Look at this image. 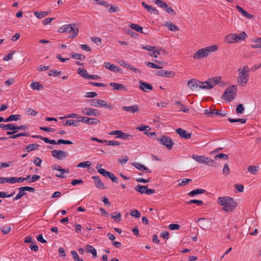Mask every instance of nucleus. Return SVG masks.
I'll list each match as a JSON object with an SVG mask.
<instances>
[{"instance_id":"f257e3e1","label":"nucleus","mask_w":261,"mask_h":261,"mask_svg":"<svg viewBox=\"0 0 261 261\" xmlns=\"http://www.w3.org/2000/svg\"><path fill=\"white\" fill-rule=\"evenodd\" d=\"M221 76H216L210 78L206 81H200L195 79H192L188 81L187 85L188 87L192 91L198 89H211L216 85L222 86L223 83L221 81Z\"/></svg>"},{"instance_id":"f03ea898","label":"nucleus","mask_w":261,"mask_h":261,"mask_svg":"<svg viewBox=\"0 0 261 261\" xmlns=\"http://www.w3.org/2000/svg\"><path fill=\"white\" fill-rule=\"evenodd\" d=\"M217 201L225 212H232L237 206V203L229 196L219 197Z\"/></svg>"},{"instance_id":"7ed1b4c3","label":"nucleus","mask_w":261,"mask_h":261,"mask_svg":"<svg viewBox=\"0 0 261 261\" xmlns=\"http://www.w3.org/2000/svg\"><path fill=\"white\" fill-rule=\"evenodd\" d=\"M237 90V87L234 85L229 86L223 93L222 98L227 102L232 101L236 98Z\"/></svg>"},{"instance_id":"20e7f679","label":"nucleus","mask_w":261,"mask_h":261,"mask_svg":"<svg viewBox=\"0 0 261 261\" xmlns=\"http://www.w3.org/2000/svg\"><path fill=\"white\" fill-rule=\"evenodd\" d=\"M58 32L60 33L72 32V34L69 36V38L73 39L75 38L79 32V28L76 27L75 23L65 24L59 28Z\"/></svg>"},{"instance_id":"39448f33","label":"nucleus","mask_w":261,"mask_h":261,"mask_svg":"<svg viewBox=\"0 0 261 261\" xmlns=\"http://www.w3.org/2000/svg\"><path fill=\"white\" fill-rule=\"evenodd\" d=\"M247 37V34L245 32L236 34H230L226 37V41L229 43H234L239 42L240 41L244 40Z\"/></svg>"},{"instance_id":"423d86ee","label":"nucleus","mask_w":261,"mask_h":261,"mask_svg":"<svg viewBox=\"0 0 261 261\" xmlns=\"http://www.w3.org/2000/svg\"><path fill=\"white\" fill-rule=\"evenodd\" d=\"M156 140L161 144L165 146L168 149H171L174 144L171 138L167 136H162L160 138H156Z\"/></svg>"},{"instance_id":"0eeeda50","label":"nucleus","mask_w":261,"mask_h":261,"mask_svg":"<svg viewBox=\"0 0 261 261\" xmlns=\"http://www.w3.org/2000/svg\"><path fill=\"white\" fill-rule=\"evenodd\" d=\"M52 156L59 160H61L68 156V154L67 152L63 150H53L51 151Z\"/></svg>"},{"instance_id":"6e6552de","label":"nucleus","mask_w":261,"mask_h":261,"mask_svg":"<svg viewBox=\"0 0 261 261\" xmlns=\"http://www.w3.org/2000/svg\"><path fill=\"white\" fill-rule=\"evenodd\" d=\"M80 118H81V120H78L76 122H82L83 123H86L89 125L97 124L100 123V121L96 118L83 116H81Z\"/></svg>"},{"instance_id":"1a4fd4ad","label":"nucleus","mask_w":261,"mask_h":261,"mask_svg":"<svg viewBox=\"0 0 261 261\" xmlns=\"http://www.w3.org/2000/svg\"><path fill=\"white\" fill-rule=\"evenodd\" d=\"M82 113L87 116H98L100 112L98 110L91 108H85L82 111Z\"/></svg>"},{"instance_id":"9d476101","label":"nucleus","mask_w":261,"mask_h":261,"mask_svg":"<svg viewBox=\"0 0 261 261\" xmlns=\"http://www.w3.org/2000/svg\"><path fill=\"white\" fill-rule=\"evenodd\" d=\"M208 56L207 50L205 47L198 49L194 55L193 58L195 59H201Z\"/></svg>"},{"instance_id":"9b49d317","label":"nucleus","mask_w":261,"mask_h":261,"mask_svg":"<svg viewBox=\"0 0 261 261\" xmlns=\"http://www.w3.org/2000/svg\"><path fill=\"white\" fill-rule=\"evenodd\" d=\"M249 75L247 74H244L243 72L242 73H239V76L238 78L237 82L240 86H245L249 80Z\"/></svg>"},{"instance_id":"f8f14e48","label":"nucleus","mask_w":261,"mask_h":261,"mask_svg":"<svg viewBox=\"0 0 261 261\" xmlns=\"http://www.w3.org/2000/svg\"><path fill=\"white\" fill-rule=\"evenodd\" d=\"M103 66L107 69L110 70L112 71L115 72H120L122 73V69L118 66L112 64L109 62H105Z\"/></svg>"},{"instance_id":"ddd939ff","label":"nucleus","mask_w":261,"mask_h":261,"mask_svg":"<svg viewBox=\"0 0 261 261\" xmlns=\"http://www.w3.org/2000/svg\"><path fill=\"white\" fill-rule=\"evenodd\" d=\"M175 132L177 134L179 135V136L185 139H188L191 137L192 134L191 133H189L186 130L181 128H178L175 130Z\"/></svg>"},{"instance_id":"4468645a","label":"nucleus","mask_w":261,"mask_h":261,"mask_svg":"<svg viewBox=\"0 0 261 261\" xmlns=\"http://www.w3.org/2000/svg\"><path fill=\"white\" fill-rule=\"evenodd\" d=\"M139 83L140 84L139 88L144 92H147L149 90H152L153 89V87L150 84L142 81H139Z\"/></svg>"},{"instance_id":"2eb2a0df","label":"nucleus","mask_w":261,"mask_h":261,"mask_svg":"<svg viewBox=\"0 0 261 261\" xmlns=\"http://www.w3.org/2000/svg\"><path fill=\"white\" fill-rule=\"evenodd\" d=\"M110 86L113 87V90L127 92V88L122 84L118 83H110Z\"/></svg>"},{"instance_id":"dca6fc26","label":"nucleus","mask_w":261,"mask_h":261,"mask_svg":"<svg viewBox=\"0 0 261 261\" xmlns=\"http://www.w3.org/2000/svg\"><path fill=\"white\" fill-rule=\"evenodd\" d=\"M92 178L93 179L94 181L95 186L96 188L99 189H107V187L103 184V183L101 181L99 177L97 175L93 176Z\"/></svg>"},{"instance_id":"f3484780","label":"nucleus","mask_w":261,"mask_h":261,"mask_svg":"<svg viewBox=\"0 0 261 261\" xmlns=\"http://www.w3.org/2000/svg\"><path fill=\"white\" fill-rule=\"evenodd\" d=\"M132 165L140 171H145L146 173H151V171L145 166L138 162H133Z\"/></svg>"},{"instance_id":"a211bd4d","label":"nucleus","mask_w":261,"mask_h":261,"mask_svg":"<svg viewBox=\"0 0 261 261\" xmlns=\"http://www.w3.org/2000/svg\"><path fill=\"white\" fill-rule=\"evenodd\" d=\"M122 109L123 111L130 112L131 113H135L139 112V108L137 105H132L130 106H123L122 107Z\"/></svg>"},{"instance_id":"6ab92c4d","label":"nucleus","mask_w":261,"mask_h":261,"mask_svg":"<svg viewBox=\"0 0 261 261\" xmlns=\"http://www.w3.org/2000/svg\"><path fill=\"white\" fill-rule=\"evenodd\" d=\"M142 5L143 7L146 9L147 11L150 13H153L156 15H158L159 12L157 9L154 8H153L152 6L148 5L145 2L142 3Z\"/></svg>"},{"instance_id":"aec40b11","label":"nucleus","mask_w":261,"mask_h":261,"mask_svg":"<svg viewBox=\"0 0 261 261\" xmlns=\"http://www.w3.org/2000/svg\"><path fill=\"white\" fill-rule=\"evenodd\" d=\"M164 26L167 27L171 31H177L179 30L177 26L174 24L171 21L165 22Z\"/></svg>"},{"instance_id":"412c9836","label":"nucleus","mask_w":261,"mask_h":261,"mask_svg":"<svg viewBox=\"0 0 261 261\" xmlns=\"http://www.w3.org/2000/svg\"><path fill=\"white\" fill-rule=\"evenodd\" d=\"M85 249L87 253H91L93 257H97V252L96 249L90 245H87L85 246Z\"/></svg>"},{"instance_id":"4be33fe9","label":"nucleus","mask_w":261,"mask_h":261,"mask_svg":"<svg viewBox=\"0 0 261 261\" xmlns=\"http://www.w3.org/2000/svg\"><path fill=\"white\" fill-rule=\"evenodd\" d=\"M23 189L24 188L23 187L18 188L19 192L15 197H13V200H17L27 194L26 192Z\"/></svg>"},{"instance_id":"5701e85b","label":"nucleus","mask_w":261,"mask_h":261,"mask_svg":"<svg viewBox=\"0 0 261 261\" xmlns=\"http://www.w3.org/2000/svg\"><path fill=\"white\" fill-rule=\"evenodd\" d=\"M147 186H142L138 185L135 187V190L141 194H146V190H147Z\"/></svg>"},{"instance_id":"b1692460","label":"nucleus","mask_w":261,"mask_h":261,"mask_svg":"<svg viewBox=\"0 0 261 261\" xmlns=\"http://www.w3.org/2000/svg\"><path fill=\"white\" fill-rule=\"evenodd\" d=\"M206 191L202 189H196L190 192L188 195L190 197H194L196 195L204 193Z\"/></svg>"},{"instance_id":"393cba45","label":"nucleus","mask_w":261,"mask_h":261,"mask_svg":"<svg viewBox=\"0 0 261 261\" xmlns=\"http://www.w3.org/2000/svg\"><path fill=\"white\" fill-rule=\"evenodd\" d=\"M129 28L134 30L139 33L144 34V33L143 32V28L142 27L140 26L138 24H135V23H131L129 25Z\"/></svg>"},{"instance_id":"a878e982","label":"nucleus","mask_w":261,"mask_h":261,"mask_svg":"<svg viewBox=\"0 0 261 261\" xmlns=\"http://www.w3.org/2000/svg\"><path fill=\"white\" fill-rule=\"evenodd\" d=\"M204 161L203 163L207 165L212 167H215L216 165V163L213 160L210 159L208 157H206L204 156L203 157Z\"/></svg>"},{"instance_id":"bb28decb","label":"nucleus","mask_w":261,"mask_h":261,"mask_svg":"<svg viewBox=\"0 0 261 261\" xmlns=\"http://www.w3.org/2000/svg\"><path fill=\"white\" fill-rule=\"evenodd\" d=\"M252 42L253 43L251 47L254 48L261 47V37L253 39Z\"/></svg>"},{"instance_id":"cd10ccee","label":"nucleus","mask_w":261,"mask_h":261,"mask_svg":"<svg viewBox=\"0 0 261 261\" xmlns=\"http://www.w3.org/2000/svg\"><path fill=\"white\" fill-rule=\"evenodd\" d=\"M23 181H24V178H22V177H8V182L11 184H14L15 182H22Z\"/></svg>"},{"instance_id":"c85d7f7f","label":"nucleus","mask_w":261,"mask_h":261,"mask_svg":"<svg viewBox=\"0 0 261 261\" xmlns=\"http://www.w3.org/2000/svg\"><path fill=\"white\" fill-rule=\"evenodd\" d=\"M98 102L99 103V107H106L110 110L113 109V107L111 103H107L103 100L98 99Z\"/></svg>"},{"instance_id":"c756f323","label":"nucleus","mask_w":261,"mask_h":261,"mask_svg":"<svg viewBox=\"0 0 261 261\" xmlns=\"http://www.w3.org/2000/svg\"><path fill=\"white\" fill-rule=\"evenodd\" d=\"M40 145L38 144H30L26 146V149L28 152L37 150Z\"/></svg>"},{"instance_id":"7c9ffc66","label":"nucleus","mask_w":261,"mask_h":261,"mask_svg":"<svg viewBox=\"0 0 261 261\" xmlns=\"http://www.w3.org/2000/svg\"><path fill=\"white\" fill-rule=\"evenodd\" d=\"M71 58L76 59V60H84L86 58L85 56L80 54H76L75 53H71L70 54Z\"/></svg>"},{"instance_id":"2f4dec72","label":"nucleus","mask_w":261,"mask_h":261,"mask_svg":"<svg viewBox=\"0 0 261 261\" xmlns=\"http://www.w3.org/2000/svg\"><path fill=\"white\" fill-rule=\"evenodd\" d=\"M49 12H50L48 11H44L40 12H39L38 11H35L34 12V14L37 18L41 19L47 16Z\"/></svg>"},{"instance_id":"473e14b6","label":"nucleus","mask_w":261,"mask_h":261,"mask_svg":"<svg viewBox=\"0 0 261 261\" xmlns=\"http://www.w3.org/2000/svg\"><path fill=\"white\" fill-rule=\"evenodd\" d=\"M30 87L33 90H39L41 88H43V85L40 84L38 82H33L31 84Z\"/></svg>"},{"instance_id":"72a5a7b5","label":"nucleus","mask_w":261,"mask_h":261,"mask_svg":"<svg viewBox=\"0 0 261 261\" xmlns=\"http://www.w3.org/2000/svg\"><path fill=\"white\" fill-rule=\"evenodd\" d=\"M227 120L231 123L241 122L242 123H245L247 121V118L233 119L229 117Z\"/></svg>"},{"instance_id":"f704fd0d","label":"nucleus","mask_w":261,"mask_h":261,"mask_svg":"<svg viewBox=\"0 0 261 261\" xmlns=\"http://www.w3.org/2000/svg\"><path fill=\"white\" fill-rule=\"evenodd\" d=\"M192 180L188 178H183L182 179H179L178 180V186L183 187L186 186L189 182H191Z\"/></svg>"},{"instance_id":"c9c22d12","label":"nucleus","mask_w":261,"mask_h":261,"mask_svg":"<svg viewBox=\"0 0 261 261\" xmlns=\"http://www.w3.org/2000/svg\"><path fill=\"white\" fill-rule=\"evenodd\" d=\"M186 203L188 205H191V204L194 203L196 204L197 206H201L203 204V202L200 200L193 199L187 201Z\"/></svg>"},{"instance_id":"e433bc0d","label":"nucleus","mask_w":261,"mask_h":261,"mask_svg":"<svg viewBox=\"0 0 261 261\" xmlns=\"http://www.w3.org/2000/svg\"><path fill=\"white\" fill-rule=\"evenodd\" d=\"M77 73L84 79H87V76L88 75V73L87 70L83 68H78Z\"/></svg>"},{"instance_id":"4c0bfd02","label":"nucleus","mask_w":261,"mask_h":261,"mask_svg":"<svg viewBox=\"0 0 261 261\" xmlns=\"http://www.w3.org/2000/svg\"><path fill=\"white\" fill-rule=\"evenodd\" d=\"M110 216L111 218L114 220H116L118 219V221L120 222L121 221L120 218H121V214L120 212H114L111 214H110Z\"/></svg>"},{"instance_id":"58836bf2","label":"nucleus","mask_w":261,"mask_h":261,"mask_svg":"<svg viewBox=\"0 0 261 261\" xmlns=\"http://www.w3.org/2000/svg\"><path fill=\"white\" fill-rule=\"evenodd\" d=\"M248 171L253 174H255L256 172L259 170V167L255 166H249L248 168Z\"/></svg>"},{"instance_id":"ea45409f","label":"nucleus","mask_w":261,"mask_h":261,"mask_svg":"<svg viewBox=\"0 0 261 261\" xmlns=\"http://www.w3.org/2000/svg\"><path fill=\"white\" fill-rule=\"evenodd\" d=\"M245 108L243 104H239L236 109V112L238 114H242L244 112Z\"/></svg>"},{"instance_id":"a19ab883","label":"nucleus","mask_w":261,"mask_h":261,"mask_svg":"<svg viewBox=\"0 0 261 261\" xmlns=\"http://www.w3.org/2000/svg\"><path fill=\"white\" fill-rule=\"evenodd\" d=\"M81 117V116H80L75 113H71L69 115L64 116V117H60V119H63L68 118H80Z\"/></svg>"},{"instance_id":"79ce46f5","label":"nucleus","mask_w":261,"mask_h":261,"mask_svg":"<svg viewBox=\"0 0 261 261\" xmlns=\"http://www.w3.org/2000/svg\"><path fill=\"white\" fill-rule=\"evenodd\" d=\"M204 155H198L196 154H193L192 155V158L196 161L200 163H203V159Z\"/></svg>"},{"instance_id":"37998d69","label":"nucleus","mask_w":261,"mask_h":261,"mask_svg":"<svg viewBox=\"0 0 261 261\" xmlns=\"http://www.w3.org/2000/svg\"><path fill=\"white\" fill-rule=\"evenodd\" d=\"M123 132L120 130L112 131L109 133L110 135H117L116 138H121Z\"/></svg>"},{"instance_id":"c03bdc74","label":"nucleus","mask_w":261,"mask_h":261,"mask_svg":"<svg viewBox=\"0 0 261 261\" xmlns=\"http://www.w3.org/2000/svg\"><path fill=\"white\" fill-rule=\"evenodd\" d=\"M30 135L29 133H19V134H16V135H13V136H9L8 137V138L9 139H16L18 137H22V136H29Z\"/></svg>"},{"instance_id":"a18cd8bd","label":"nucleus","mask_w":261,"mask_h":261,"mask_svg":"<svg viewBox=\"0 0 261 261\" xmlns=\"http://www.w3.org/2000/svg\"><path fill=\"white\" fill-rule=\"evenodd\" d=\"M218 47L217 45H214L206 47L205 48L207 50V53L209 55L210 53L216 51L218 49Z\"/></svg>"},{"instance_id":"49530a36","label":"nucleus","mask_w":261,"mask_h":261,"mask_svg":"<svg viewBox=\"0 0 261 261\" xmlns=\"http://www.w3.org/2000/svg\"><path fill=\"white\" fill-rule=\"evenodd\" d=\"M106 143L107 145H112V146H119V145L122 144V143L118 142V141H114V140H111V141L106 140Z\"/></svg>"},{"instance_id":"de8ad7c7","label":"nucleus","mask_w":261,"mask_h":261,"mask_svg":"<svg viewBox=\"0 0 261 261\" xmlns=\"http://www.w3.org/2000/svg\"><path fill=\"white\" fill-rule=\"evenodd\" d=\"M59 168L58 169V171H60L61 172V174H56V176L57 177H60V178H63L64 177V176L63 175V174H64L66 172H69V170L67 169V170H66V169H63V168H62L61 167H59Z\"/></svg>"},{"instance_id":"09e8293b","label":"nucleus","mask_w":261,"mask_h":261,"mask_svg":"<svg viewBox=\"0 0 261 261\" xmlns=\"http://www.w3.org/2000/svg\"><path fill=\"white\" fill-rule=\"evenodd\" d=\"M91 165V163L89 161H86L80 163L77 167L80 168H86L89 167Z\"/></svg>"},{"instance_id":"8fccbe9b","label":"nucleus","mask_w":261,"mask_h":261,"mask_svg":"<svg viewBox=\"0 0 261 261\" xmlns=\"http://www.w3.org/2000/svg\"><path fill=\"white\" fill-rule=\"evenodd\" d=\"M161 53L159 52V47L155 46V48L153 49L152 53L150 55L151 57L157 58L158 55H160Z\"/></svg>"},{"instance_id":"3c124183","label":"nucleus","mask_w":261,"mask_h":261,"mask_svg":"<svg viewBox=\"0 0 261 261\" xmlns=\"http://www.w3.org/2000/svg\"><path fill=\"white\" fill-rule=\"evenodd\" d=\"M98 99H89L88 101L90 103L91 106L99 107V103L98 102Z\"/></svg>"},{"instance_id":"603ef678","label":"nucleus","mask_w":261,"mask_h":261,"mask_svg":"<svg viewBox=\"0 0 261 261\" xmlns=\"http://www.w3.org/2000/svg\"><path fill=\"white\" fill-rule=\"evenodd\" d=\"M146 65L149 67H151L153 68H156V69H161L162 68V66H160V65H158L157 64H154V63L147 62H146Z\"/></svg>"},{"instance_id":"864d4df0","label":"nucleus","mask_w":261,"mask_h":261,"mask_svg":"<svg viewBox=\"0 0 261 261\" xmlns=\"http://www.w3.org/2000/svg\"><path fill=\"white\" fill-rule=\"evenodd\" d=\"M10 119L11 121H18L21 119V116L19 114L11 115L10 116Z\"/></svg>"},{"instance_id":"5fc2aeb1","label":"nucleus","mask_w":261,"mask_h":261,"mask_svg":"<svg viewBox=\"0 0 261 261\" xmlns=\"http://www.w3.org/2000/svg\"><path fill=\"white\" fill-rule=\"evenodd\" d=\"M98 173L101 174L102 176H103L105 177H108V176H109L110 174L111 173L110 172H109L103 168L101 169H98Z\"/></svg>"},{"instance_id":"6e6d98bb","label":"nucleus","mask_w":261,"mask_h":261,"mask_svg":"<svg viewBox=\"0 0 261 261\" xmlns=\"http://www.w3.org/2000/svg\"><path fill=\"white\" fill-rule=\"evenodd\" d=\"M130 214L132 216H133L137 218H139L141 216V213L137 210H132Z\"/></svg>"},{"instance_id":"4d7b16f0","label":"nucleus","mask_w":261,"mask_h":261,"mask_svg":"<svg viewBox=\"0 0 261 261\" xmlns=\"http://www.w3.org/2000/svg\"><path fill=\"white\" fill-rule=\"evenodd\" d=\"M91 40L97 45H100L101 44V40L99 37H92Z\"/></svg>"},{"instance_id":"13d9d810","label":"nucleus","mask_w":261,"mask_h":261,"mask_svg":"<svg viewBox=\"0 0 261 261\" xmlns=\"http://www.w3.org/2000/svg\"><path fill=\"white\" fill-rule=\"evenodd\" d=\"M15 51L13 50H12L9 53V54L7 55H6L4 58L3 60L5 61H9L12 59V56L14 54Z\"/></svg>"},{"instance_id":"bf43d9fd","label":"nucleus","mask_w":261,"mask_h":261,"mask_svg":"<svg viewBox=\"0 0 261 261\" xmlns=\"http://www.w3.org/2000/svg\"><path fill=\"white\" fill-rule=\"evenodd\" d=\"M61 71H59L56 70H51L48 75L49 76H59L60 75Z\"/></svg>"},{"instance_id":"052dcab7","label":"nucleus","mask_w":261,"mask_h":261,"mask_svg":"<svg viewBox=\"0 0 261 261\" xmlns=\"http://www.w3.org/2000/svg\"><path fill=\"white\" fill-rule=\"evenodd\" d=\"M42 162V160L39 157H35L33 160V163L38 167L41 166Z\"/></svg>"},{"instance_id":"680f3d73","label":"nucleus","mask_w":261,"mask_h":261,"mask_svg":"<svg viewBox=\"0 0 261 261\" xmlns=\"http://www.w3.org/2000/svg\"><path fill=\"white\" fill-rule=\"evenodd\" d=\"M222 172H223V174L225 175H227L230 173L229 168L227 163H226L225 164V165L224 166Z\"/></svg>"},{"instance_id":"e2e57ef3","label":"nucleus","mask_w":261,"mask_h":261,"mask_svg":"<svg viewBox=\"0 0 261 261\" xmlns=\"http://www.w3.org/2000/svg\"><path fill=\"white\" fill-rule=\"evenodd\" d=\"M27 114L28 115L35 116L37 114L38 112L31 108L26 109Z\"/></svg>"},{"instance_id":"0e129e2a","label":"nucleus","mask_w":261,"mask_h":261,"mask_svg":"<svg viewBox=\"0 0 261 261\" xmlns=\"http://www.w3.org/2000/svg\"><path fill=\"white\" fill-rule=\"evenodd\" d=\"M239 73H242L243 72L244 74H247V75H249V69L248 66H245L243 67L242 69H239Z\"/></svg>"},{"instance_id":"69168bd1","label":"nucleus","mask_w":261,"mask_h":261,"mask_svg":"<svg viewBox=\"0 0 261 261\" xmlns=\"http://www.w3.org/2000/svg\"><path fill=\"white\" fill-rule=\"evenodd\" d=\"M164 76L167 77H173L175 75V72L172 71H165L164 72Z\"/></svg>"},{"instance_id":"338daca9","label":"nucleus","mask_w":261,"mask_h":261,"mask_svg":"<svg viewBox=\"0 0 261 261\" xmlns=\"http://www.w3.org/2000/svg\"><path fill=\"white\" fill-rule=\"evenodd\" d=\"M137 129L140 131L148 130L151 129L149 126L141 125L137 127Z\"/></svg>"},{"instance_id":"774afa93","label":"nucleus","mask_w":261,"mask_h":261,"mask_svg":"<svg viewBox=\"0 0 261 261\" xmlns=\"http://www.w3.org/2000/svg\"><path fill=\"white\" fill-rule=\"evenodd\" d=\"M1 229L2 231L3 232V233L4 234H6L10 232V231L11 230V227L8 226H4L1 227Z\"/></svg>"}]
</instances>
